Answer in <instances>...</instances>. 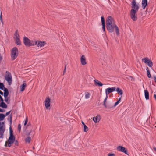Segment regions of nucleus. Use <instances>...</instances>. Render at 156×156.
<instances>
[{
	"instance_id": "39448f33",
	"label": "nucleus",
	"mask_w": 156,
	"mask_h": 156,
	"mask_svg": "<svg viewBox=\"0 0 156 156\" xmlns=\"http://www.w3.org/2000/svg\"><path fill=\"white\" fill-rule=\"evenodd\" d=\"M137 12L133 9L131 10L130 13V17L131 19L134 21H136L137 20Z\"/></svg>"
},
{
	"instance_id": "37998d69",
	"label": "nucleus",
	"mask_w": 156,
	"mask_h": 156,
	"mask_svg": "<svg viewBox=\"0 0 156 156\" xmlns=\"http://www.w3.org/2000/svg\"><path fill=\"white\" fill-rule=\"evenodd\" d=\"M11 111H9V112H7L6 113V114H5V116H7V115H9V114H10V112Z\"/></svg>"
},
{
	"instance_id": "aec40b11",
	"label": "nucleus",
	"mask_w": 156,
	"mask_h": 156,
	"mask_svg": "<svg viewBox=\"0 0 156 156\" xmlns=\"http://www.w3.org/2000/svg\"><path fill=\"white\" fill-rule=\"evenodd\" d=\"M14 39H20V36L18 33V31L16 30L15 32L14 36Z\"/></svg>"
},
{
	"instance_id": "4d7b16f0",
	"label": "nucleus",
	"mask_w": 156,
	"mask_h": 156,
	"mask_svg": "<svg viewBox=\"0 0 156 156\" xmlns=\"http://www.w3.org/2000/svg\"><path fill=\"white\" fill-rule=\"evenodd\" d=\"M2 124H4V122H2Z\"/></svg>"
},
{
	"instance_id": "58836bf2",
	"label": "nucleus",
	"mask_w": 156,
	"mask_h": 156,
	"mask_svg": "<svg viewBox=\"0 0 156 156\" xmlns=\"http://www.w3.org/2000/svg\"><path fill=\"white\" fill-rule=\"evenodd\" d=\"M102 28L103 30L104 31H105V24H102Z\"/></svg>"
},
{
	"instance_id": "8fccbe9b",
	"label": "nucleus",
	"mask_w": 156,
	"mask_h": 156,
	"mask_svg": "<svg viewBox=\"0 0 156 156\" xmlns=\"http://www.w3.org/2000/svg\"><path fill=\"white\" fill-rule=\"evenodd\" d=\"M2 12H1V15H0V20H2Z\"/></svg>"
},
{
	"instance_id": "6e6552de",
	"label": "nucleus",
	"mask_w": 156,
	"mask_h": 156,
	"mask_svg": "<svg viewBox=\"0 0 156 156\" xmlns=\"http://www.w3.org/2000/svg\"><path fill=\"white\" fill-rule=\"evenodd\" d=\"M142 62L146 64L149 67H151L153 66L152 61L148 59L147 57L144 58L142 59Z\"/></svg>"
},
{
	"instance_id": "6e6d98bb",
	"label": "nucleus",
	"mask_w": 156,
	"mask_h": 156,
	"mask_svg": "<svg viewBox=\"0 0 156 156\" xmlns=\"http://www.w3.org/2000/svg\"><path fill=\"white\" fill-rule=\"evenodd\" d=\"M2 97V96H1V95H0V98Z\"/></svg>"
},
{
	"instance_id": "79ce46f5",
	"label": "nucleus",
	"mask_w": 156,
	"mask_h": 156,
	"mask_svg": "<svg viewBox=\"0 0 156 156\" xmlns=\"http://www.w3.org/2000/svg\"><path fill=\"white\" fill-rule=\"evenodd\" d=\"M31 131H30L29 132H27L26 133V135L27 136H29L30 135V133L31 132Z\"/></svg>"
},
{
	"instance_id": "ea45409f",
	"label": "nucleus",
	"mask_w": 156,
	"mask_h": 156,
	"mask_svg": "<svg viewBox=\"0 0 156 156\" xmlns=\"http://www.w3.org/2000/svg\"><path fill=\"white\" fill-rule=\"evenodd\" d=\"M66 64L65 65V68H64V71H63V75H64L65 73L66 72Z\"/></svg>"
},
{
	"instance_id": "09e8293b",
	"label": "nucleus",
	"mask_w": 156,
	"mask_h": 156,
	"mask_svg": "<svg viewBox=\"0 0 156 156\" xmlns=\"http://www.w3.org/2000/svg\"><path fill=\"white\" fill-rule=\"evenodd\" d=\"M154 98L155 99V100H156V95L155 94H154Z\"/></svg>"
},
{
	"instance_id": "f03ea898",
	"label": "nucleus",
	"mask_w": 156,
	"mask_h": 156,
	"mask_svg": "<svg viewBox=\"0 0 156 156\" xmlns=\"http://www.w3.org/2000/svg\"><path fill=\"white\" fill-rule=\"evenodd\" d=\"M9 131V137L8 140V141H6L5 144V147L8 146L9 147H10L11 146V144L13 143L15 141V137L13 135V131L11 127H10Z\"/></svg>"
},
{
	"instance_id": "2eb2a0df",
	"label": "nucleus",
	"mask_w": 156,
	"mask_h": 156,
	"mask_svg": "<svg viewBox=\"0 0 156 156\" xmlns=\"http://www.w3.org/2000/svg\"><path fill=\"white\" fill-rule=\"evenodd\" d=\"M100 120V116H97L96 117H94L93 118V120L95 123L99 122Z\"/></svg>"
},
{
	"instance_id": "5701e85b",
	"label": "nucleus",
	"mask_w": 156,
	"mask_h": 156,
	"mask_svg": "<svg viewBox=\"0 0 156 156\" xmlns=\"http://www.w3.org/2000/svg\"><path fill=\"white\" fill-rule=\"evenodd\" d=\"M116 91L119 95H122L123 94L122 91L120 88L117 87L116 88Z\"/></svg>"
},
{
	"instance_id": "864d4df0",
	"label": "nucleus",
	"mask_w": 156,
	"mask_h": 156,
	"mask_svg": "<svg viewBox=\"0 0 156 156\" xmlns=\"http://www.w3.org/2000/svg\"><path fill=\"white\" fill-rule=\"evenodd\" d=\"M153 148L154 151H156V147H154Z\"/></svg>"
},
{
	"instance_id": "c85d7f7f",
	"label": "nucleus",
	"mask_w": 156,
	"mask_h": 156,
	"mask_svg": "<svg viewBox=\"0 0 156 156\" xmlns=\"http://www.w3.org/2000/svg\"><path fill=\"white\" fill-rule=\"evenodd\" d=\"M15 42L18 45H20L21 44L20 40H15Z\"/></svg>"
},
{
	"instance_id": "603ef678",
	"label": "nucleus",
	"mask_w": 156,
	"mask_h": 156,
	"mask_svg": "<svg viewBox=\"0 0 156 156\" xmlns=\"http://www.w3.org/2000/svg\"><path fill=\"white\" fill-rule=\"evenodd\" d=\"M82 123L83 124V126H84V125H85V123L83 121L82 122Z\"/></svg>"
},
{
	"instance_id": "c9c22d12",
	"label": "nucleus",
	"mask_w": 156,
	"mask_h": 156,
	"mask_svg": "<svg viewBox=\"0 0 156 156\" xmlns=\"http://www.w3.org/2000/svg\"><path fill=\"white\" fill-rule=\"evenodd\" d=\"M14 144L16 146H18V141H17V140H15V141H14Z\"/></svg>"
},
{
	"instance_id": "cd10ccee",
	"label": "nucleus",
	"mask_w": 156,
	"mask_h": 156,
	"mask_svg": "<svg viewBox=\"0 0 156 156\" xmlns=\"http://www.w3.org/2000/svg\"><path fill=\"white\" fill-rule=\"evenodd\" d=\"M31 140V138L30 137H27L25 139V141L26 142L30 143Z\"/></svg>"
},
{
	"instance_id": "b1692460",
	"label": "nucleus",
	"mask_w": 156,
	"mask_h": 156,
	"mask_svg": "<svg viewBox=\"0 0 156 156\" xmlns=\"http://www.w3.org/2000/svg\"><path fill=\"white\" fill-rule=\"evenodd\" d=\"M147 76L149 78H150L151 77V75L150 74V71L148 69V67H147Z\"/></svg>"
},
{
	"instance_id": "4c0bfd02",
	"label": "nucleus",
	"mask_w": 156,
	"mask_h": 156,
	"mask_svg": "<svg viewBox=\"0 0 156 156\" xmlns=\"http://www.w3.org/2000/svg\"><path fill=\"white\" fill-rule=\"evenodd\" d=\"M126 78L128 79L129 80H130L131 81H133V78L130 76H129L128 77H126Z\"/></svg>"
},
{
	"instance_id": "72a5a7b5",
	"label": "nucleus",
	"mask_w": 156,
	"mask_h": 156,
	"mask_svg": "<svg viewBox=\"0 0 156 156\" xmlns=\"http://www.w3.org/2000/svg\"><path fill=\"white\" fill-rule=\"evenodd\" d=\"M101 20L102 24H105V21L104 20V18L103 16H101Z\"/></svg>"
},
{
	"instance_id": "20e7f679",
	"label": "nucleus",
	"mask_w": 156,
	"mask_h": 156,
	"mask_svg": "<svg viewBox=\"0 0 156 156\" xmlns=\"http://www.w3.org/2000/svg\"><path fill=\"white\" fill-rule=\"evenodd\" d=\"M23 42L25 45L27 46H33L37 44V42L36 41H33L30 40H23Z\"/></svg>"
},
{
	"instance_id": "1a4fd4ad",
	"label": "nucleus",
	"mask_w": 156,
	"mask_h": 156,
	"mask_svg": "<svg viewBox=\"0 0 156 156\" xmlns=\"http://www.w3.org/2000/svg\"><path fill=\"white\" fill-rule=\"evenodd\" d=\"M116 88L115 87H112L108 88L105 89V93L106 96H108L109 93L114 91H115Z\"/></svg>"
},
{
	"instance_id": "4468645a",
	"label": "nucleus",
	"mask_w": 156,
	"mask_h": 156,
	"mask_svg": "<svg viewBox=\"0 0 156 156\" xmlns=\"http://www.w3.org/2000/svg\"><path fill=\"white\" fill-rule=\"evenodd\" d=\"M141 5L143 9H145L147 5V0H142Z\"/></svg>"
},
{
	"instance_id": "393cba45",
	"label": "nucleus",
	"mask_w": 156,
	"mask_h": 156,
	"mask_svg": "<svg viewBox=\"0 0 156 156\" xmlns=\"http://www.w3.org/2000/svg\"><path fill=\"white\" fill-rule=\"evenodd\" d=\"M85 98L86 99H88L90 96L91 94L89 92H86L85 93Z\"/></svg>"
},
{
	"instance_id": "e433bc0d",
	"label": "nucleus",
	"mask_w": 156,
	"mask_h": 156,
	"mask_svg": "<svg viewBox=\"0 0 156 156\" xmlns=\"http://www.w3.org/2000/svg\"><path fill=\"white\" fill-rule=\"evenodd\" d=\"M28 122V118L27 117L26 119V120L25 121V123L24 124V125L25 126L27 123Z\"/></svg>"
},
{
	"instance_id": "c756f323",
	"label": "nucleus",
	"mask_w": 156,
	"mask_h": 156,
	"mask_svg": "<svg viewBox=\"0 0 156 156\" xmlns=\"http://www.w3.org/2000/svg\"><path fill=\"white\" fill-rule=\"evenodd\" d=\"M5 101L7 104H9L10 103V100H9V98L8 97L5 98Z\"/></svg>"
},
{
	"instance_id": "412c9836",
	"label": "nucleus",
	"mask_w": 156,
	"mask_h": 156,
	"mask_svg": "<svg viewBox=\"0 0 156 156\" xmlns=\"http://www.w3.org/2000/svg\"><path fill=\"white\" fill-rule=\"evenodd\" d=\"M46 44V43L45 41H38V46L42 47L44 46L45 44Z\"/></svg>"
},
{
	"instance_id": "473e14b6",
	"label": "nucleus",
	"mask_w": 156,
	"mask_h": 156,
	"mask_svg": "<svg viewBox=\"0 0 156 156\" xmlns=\"http://www.w3.org/2000/svg\"><path fill=\"white\" fill-rule=\"evenodd\" d=\"M4 88V85L3 83H0V89L2 90Z\"/></svg>"
},
{
	"instance_id": "a18cd8bd",
	"label": "nucleus",
	"mask_w": 156,
	"mask_h": 156,
	"mask_svg": "<svg viewBox=\"0 0 156 156\" xmlns=\"http://www.w3.org/2000/svg\"><path fill=\"white\" fill-rule=\"evenodd\" d=\"M0 100H1V102H4V100L2 97L0 98Z\"/></svg>"
},
{
	"instance_id": "f704fd0d",
	"label": "nucleus",
	"mask_w": 156,
	"mask_h": 156,
	"mask_svg": "<svg viewBox=\"0 0 156 156\" xmlns=\"http://www.w3.org/2000/svg\"><path fill=\"white\" fill-rule=\"evenodd\" d=\"M21 126L20 124H19L18 126V129L19 132H20L21 129Z\"/></svg>"
},
{
	"instance_id": "13d9d810",
	"label": "nucleus",
	"mask_w": 156,
	"mask_h": 156,
	"mask_svg": "<svg viewBox=\"0 0 156 156\" xmlns=\"http://www.w3.org/2000/svg\"><path fill=\"white\" fill-rule=\"evenodd\" d=\"M1 122H0V125H1Z\"/></svg>"
},
{
	"instance_id": "5fc2aeb1",
	"label": "nucleus",
	"mask_w": 156,
	"mask_h": 156,
	"mask_svg": "<svg viewBox=\"0 0 156 156\" xmlns=\"http://www.w3.org/2000/svg\"><path fill=\"white\" fill-rule=\"evenodd\" d=\"M10 119H11V120H12V116H11V117H10Z\"/></svg>"
},
{
	"instance_id": "4be33fe9",
	"label": "nucleus",
	"mask_w": 156,
	"mask_h": 156,
	"mask_svg": "<svg viewBox=\"0 0 156 156\" xmlns=\"http://www.w3.org/2000/svg\"><path fill=\"white\" fill-rule=\"evenodd\" d=\"M0 107L3 108H7V105L4 102H1L0 104Z\"/></svg>"
},
{
	"instance_id": "a19ab883",
	"label": "nucleus",
	"mask_w": 156,
	"mask_h": 156,
	"mask_svg": "<svg viewBox=\"0 0 156 156\" xmlns=\"http://www.w3.org/2000/svg\"><path fill=\"white\" fill-rule=\"evenodd\" d=\"M115 154L113 153L112 154H108V156H115Z\"/></svg>"
},
{
	"instance_id": "dca6fc26",
	"label": "nucleus",
	"mask_w": 156,
	"mask_h": 156,
	"mask_svg": "<svg viewBox=\"0 0 156 156\" xmlns=\"http://www.w3.org/2000/svg\"><path fill=\"white\" fill-rule=\"evenodd\" d=\"M94 84L96 86H103V84L100 81L95 80H94Z\"/></svg>"
},
{
	"instance_id": "9d476101",
	"label": "nucleus",
	"mask_w": 156,
	"mask_h": 156,
	"mask_svg": "<svg viewBox=\"0 0 156 156\" xmlns=\"http://www.w3.org/2000/svg\"><path fill=\"white\" fill-rule=\"evenodd\" d=\"M117 150L118 151L122 152L127 154V151L124 147L122 146H119L117 147Z\"/></svg>"
},
{
	"instance_id": "7ed1b4c3",
	"label": "nucleus",
	"mask_w": 156,
	"mask_h": 156,
	"mask_svg": "<svg viewBox=\"0 0 156 156\" xmlns=\"http://www.w3.org/2000/svg\"><path fill=\"white\" fill-rule=\"evenodd\" d=\"M11 58L12 60H15L18 56V51L17 48L14 47L12 49L11 51Z\"/></svg>"
},
{
	"instance_id": "bb28decb",
	"label": "nucleus",
	"mask_w": 156,
	"mask_h": 156,
	"mask_svg": "<svg viewBox=\"0 0 156 156\" xmlns=\"http://www.w3.org/2000/svg\"><path fill=\"white\" fill-rule=\"evenodd\" d=\"M5 117V115L4 114L0 113V121L3 120Z\"/></svg>"
},
{
	"instance_id": "0eeeda50",
	"label": "nucleus",
	"mask_w": 156,
	"mask_h": 156,
	"mask_svg": "<svg viewBox=\"0 0 156 156\" xmlns=\"http://www.w3.org/2000/svg\"><path fill=\"white\" fill-rule=\"evenodd\" d=\"M7 74L5 76V79L8 82L9 84L10 85L12 83V78L10 73L6 71Z\"/></svg>"
},
{
	"instance_id": "f257e3e1",
	"label": "nucleus",
	"mask_w": 156,
	"mask_h": 156,
	"mask_svg": "<svg viewBox=\"0 0 156 156\" xmlns=\"http://www.w3.org/2000/svg\"><path fill=\"white\" fill-rule=\"evenodd\" d=\"M107 28L108 31L110 32L114 31L115 29L116 34L118 35L119 33V30L118 27L115 25V21L113 18L111 16L108 17L106 20Z\"/></svg>"
},
{
	"instance_id": "2f4dec72",
	"label": "nucleus",
	"mask_w": 156,
	"mask_h": 156,
	"mask_svg": "<svg viewBox=\"0 0 156 156\" xmlns=\"http://www.w3.org/2000/svg\"><path fill=\"white\" fill-rule=\"evenodd\" d=\"M122 97H121L120 98H119V100L115 103V104L114 105V107L116 106L119 103L121 98Z\"/></svg>"
},
{
	"instance_id": "ddd939ff",
	"label": "nucleus",
	"mask_w": 156,
	"mask_h": 156,
	"mask_svg": "<svg viewBox=\"0 0 156 156\" xmlns=\"http://www.w3.org/2000/svg\"><path fill=\"white\" fill-rule=\"evenodd\" d=\"M80 61L82 65H85L87 64L85 57L84 55H82L80 58Z\"/></svg>"
},
{
	"instance_id": "423d86ee",
	"label": "nucleus",
	"mask_w": 156,
	"mask_h": 156,
	"mask_svg": "<svg viewBox=\"0 0 156 156\" xmlns=\"http://www.w3.org/2000/svg\"><path fill=\"white\" fill-rule=\"evenodd\" d=\"M131 9L134 10L135 11H138L139 9V5L137 3L136 0H133L132 1L131 3Z\"/></svg>"
},
{
	"instance_id": "f3484780",
	"label": "nucleus",
	"mask_w": 156,
	"mask_h": 156,
	"mask_svg": "<svg viewBox=\"0 0 156 156\" xmlns=\"http://www.w3.org/2000/svg\"><path fill=\"white\" fill-rule=\"evenodd\" d=\"M4 93L3 94L5 98H6V97H8V96L9 95V91L8 89L6 88H4Z\"/></svg>"
},
{
	"instance_id": "a211bd4d",
	"label": "nucleus",
	"mask_w": 156,
	"mask_h": 156,
	"mask_svg": "<svg viewBox=\"0 0 156 156\" xmlns=\"http://www.w3.org/2000/svg\"><path fill=\"white\" fill-rule=\"evenodd\" d=\"M144 94L145 98L146 100L149 99V94L148 91L147 90H144Z\"/></svg>"
},
{
	"instance_id": "c03bdc74",
	"label": "nucleus",
	"mask_w": 156,
	"mask_h": 156,
	"mask_svg": "<svg viewBox=\"0 0 156 156\" xmlns=\"http://www.w3.org/2000/svg\"><path fill=\"white\" fill-rule=\"evenodd\" d=\"M154 79L155 82L156 83V76L154 75Z\"/></svg>"
},
{
	"instance_id": "bf43d9fd",
	"label": "nucleus",
	"mask_w": 156,
	"mask_h": 156,
	"mask_svg": "<svg viewBox=\"0 0 156 156\" xmlns=\"http://www.w3.org/2000/svg\"><path fill=\"white\" fill-rule=\"evenodd\" d=\"M155 127H156V125L155 126Z\"/></svg>"
},
{
	"instance_id": "49530a36",
	"label": "nucleus",
	"mask_w": 156,
	"mask_h": 156,
	"mask_svg": "<svg viewBox=\"0 0 156 156\" xmlns=\"http://www.w3.org/2000/svg\"><path fill=\"white\" fill-rule=\"evenodd\" d=\"M3 111H4V110L3 109L0 108V112H2Z\"/></svg>"
},
{
	"instance_id": "f8f14e48",
	"label": "nucleus",
	"mask_w": 156,
	"mask_h": 156,
	"mask_svg": "<svg viewBox=\"0 0 156 156\" xmlns=\"http://www.w3.org/2000/svg\"><path fill=\"white\" fill-rule=\"evenodd\" d=\"M5 129V128L3 126H0V138H3V134Z\"/></svg>"
},
{
	"instance_id": "9b49d317",
	"label": "nucleus",
	"mask_w": 156,
	"mask_h": 156,
	"mask_svg": "<svg viewBox=\"0 0 156 156\" xmlns=\"http://www.w3.org/2000/svg\"><path fill=\"white\" fill-rule=\"evenodd\" d=\"M50 99L49 97H47L46 98L45 101V105L46 108L47 109L50 107Z\"/></svg>"
},
{
	"instance_id": "7c9ffc66",
	"label": "nucleus",
	"mask_w": 156,
	"mask_h": 156,
	"mask_svg": "<svg viewBox=\"0 0 156 156\" xmlns=\"http://www.w3.org/2000/svg\"><path fill=\"white\" fill-rule=\"evenodd\" d=\"M88 130V127L86 125H85L84 126V131L85 132H87Z\"/></svg>"
},
{
	"instance_id": "a878e982",
	"label": "nucleus",
	"mask_w": 156,
	"mask_h": 156,
	"mask_svg": "<svg viewBox=\"0 0 156 156\" xmlns=\"http://www.w3.org/2000/svg\"><path fill=\"white\" fill-rule=\"evenodd\" d=\"M108 97V96H106V97L105 98V99L104 101V102H103V105L105 106V108L107 107V106L106 105V102Z\"/></svg>"
},
{
	"instance_id": "3c124183",
	"label": "nucleus",
	"mask_w": 156,
	"mask_h": 156,
	"mask_svg": "<svg viewBox=\"0 0 156 156\" xmlns=\"http://www.w3.org/2000/svg\"><path fill=\"white\" fill-rule=\"evenodd\" d=\"M23 39H28V38L27 37H24Z\"/></svg>"
},
{
	"instance_id": "de8ad7c7",
	"label": "nucleus",
	"mask_w": 156,
	"mask_h": 156,
	"mask_svg": "<svg viewBox=\"0 0 156 156\" xmlns=\"http://www.w3.org/2000/svg\"><path fill=\"white\" fill-rule=\"evenodd\" d=\"M0 94L2 95H3V93L0 90Z\"/></svg>"
},
{
	"instance_id": "6ab92c4d",
	"label": "nucleus",
	"mask_w": 156,
	"mask_h": 156,
	"mask_svg": "<svg viewBox=\"0 0 156 156\" xmlns=\"http://www.w3.org/2000/svg\"><path fill=\"white\" fill-rule=\"evenodd\" d=\"M26 86V84L25 83H24L20 86V91L21 92L23 91L24 90L25 87Z\"/></svg>"
}]
</instances>
